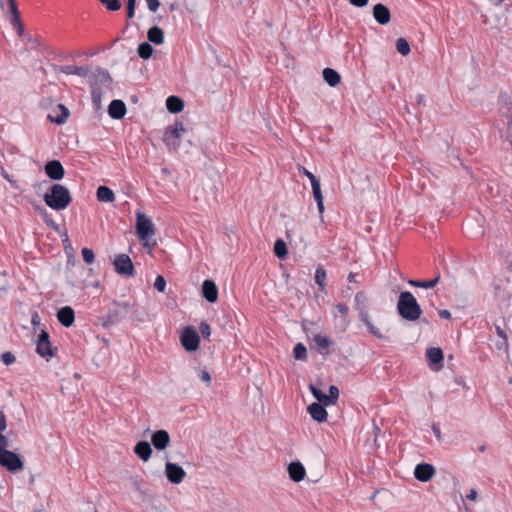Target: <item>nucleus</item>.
<instances>
[{
	"label": "nucleus",
	"instance_id": "nucleus-1",
	"mask_svg": "<svg viewBox=\"0 0 512 512\" xmlns=\"http://www.w3.org/2000/svg\"><path fill=\"white\" fill-rule=\"evenodd\" d=\"M309 390L318 402H314L308 406V412L313 420L323 423L327 420L328 413L324 406H333L339 398L338 387L331 385L329 387V395H326L321 389L310 384Z\"/></svg>",
	"mask_w": 512,
	"mask_h": 512
},
{
	"label": "nucleus",
	"instance_id": "nucleus-2",
	"mask_svg": "<svg viewBox=\"0 0 512 512\" xmlns=\"http://www.w3.org/2000/svg\"><path fill=\"white\" fill-rule=\"evenodd\" d=\"M397 310L399 315L407 321H416L421 316L422 310L414 295L409 291L400 293Z\"/></svg>",
	"mask_w": 512,
	"mask_h": 512
},
{
	"label": "nucleus",
	"instance_id": "nucleus-3",
	"mask_svg": "<svg viewBox=\"0 0 512 512\" xmlns=\"http://www.w3.org/2000/svg\"><path fill=\"white\" fill-rule=\"evenodd\" d=\"M72 201L69 190L61 184H53L50 191L44 195V202L53 210L66 209Z\"/></svg>",
	"mask_w": 512,
	"mask_h": 512
},
{
	"label": "nucleus",
	"instance_id": "nucleus-4",
	"mask_svg": "<svg viewBox=\"0 0 512 512\" xmlns=\"http://www.w3.org/2000/svg\"><path fill=\"white\" fill-rule=\"evenodd\" d=\"M136 234L143 243V246L147 247L150 251L156 245L154 240H150L155 235V225L152 220L141 211L136 213Z\"/></svg>",
	"mask_w": 512,
	"mask_h": 512
},
{
	"label": "nucleus",
	"instance_id": "nucleus-5",
	"mask_svg": "<svg viewBox=\"0 0 512 512\" xmlns=\"http://www.w3.org/2000/svg\"><path fill=\"white\" fill-rule=\"evenodd\" d=\"M8 441L0 445V466L6 468L10 472L21 471L24 463L20 456L10 450L6 449Z\"/></svg>",
	"mask_w": 512,
	"mask_h": 512
},
{
	"label": "nucleus",
	"instance_id": "nucleus-6",
	"mask_svg": "<svg viewBox=\"0 0 512 512\" xmlns=\"http://www.w3.org/2000/svg\"><path fill=\"white\" fill-rule=\"evenodd\" d=\"M184 132L185 127L183 123L176 122L165 129L163 141L170 150L176 151L180 146V139Z\"/></svg>",
	"mask_w": 512,
	"mask_h": 512
},
{
	"label": "nucleus",
	"instance_id": "nucleus-7",
	"mask_svg": "<svg viewBox=\"0 0 512 512\" xmlns=\"http://www.w3.org/2000/svg\"><path fill=\"white\" fill-rule=\"evenodd\" d=\"M115 271L122 276L131 277L135 273L134 265L127 254H119L113 261Z\"/></svg>",
	"mask_w": 512,
	"mask_h": 512
},
{
	"label": "nucleus",
	"instance_id": "nucleus-8",
	"mask_svg": "<svg viewBox=\"0 0 512 512\" xmlns=\"http://www.w3.org/2000/svg\"><path fill=\"white\" fill-rule=\"evenodd\" d=\"M200 338L196 330L192 327H186L181 335V344L185 350L192 352L198 349Z\"/></svg>",
	"mask_w": 512,
	"mask_h": 512
},
{
	"label": "nucleus",
	"instance_id": "nucleus-9",
	"mask_svg": "<svg viewBox=\"0 0 512 512\" xmlns=\"http://www.w3.org/2000/svg\"><path fill=\"white\" fill-rule=\"evenodd\" d=\"M165 476L172 484H180L186 477L185 470L178 464L167 461L165 463Z\"/></svg>",
	"mask_w": 512,
	"mask_h": 512
},
{
	"label": "nucleus",
	"instance_id": "nucleus-10",
	"mask_svg": "<svg viewBox=\"0 0 512 512\" xmlns=\"http://www.w3.org/2000/svg\"><path fill=\"white\" fill-rule=\"evenodd\" d=\"M36 352L47 360L54 356V351L49 340V334L45 330H41L38 336V340L36 342Z\"/></svg>",
	"mask_w": 512,
	"mask_h": 512
},
{
	"label": "nucleus",
	"instance_id": "nucleus-11",
	"mask_svg": "<svg viewBox=\"0 0 512 512\" xmlns=\"http://www.w3.org/2000/svg\"><path fill=\"white\" fill-rule=\"evenodd\" d=\"M9 3V15H7L8 20L10 21L13 28L17 31L19 35H22L24 32V26L20 19V14L17 8V4L15 0H8Z\"/></svg>",
	"mask_w": 512,
	"mask_h": 512
},
{
	"label": "nucleus",
	"instance_id": "nucleus-12",
	"mask_svg": "<svg viewBox=\"0 0 512 512\" xmlns=\"http://www.w3.org/2000/svg\"><path fill=\"white\" fill-rule=\"evenodd\" d=\"M435 474V468L428 463H421L416 465L414 470V477L421 482L429 481Z\"/></svg>",
	"mask_w": 512,
	"mask_h": 512
},
{
	"label": "nucleus",
	"instance_id": "nucleus-13",
	"mask_svg": "<svg viewBox=\"0 0 512 512\" xmlns=\"http://www.w3.org/2000/svg\"><path fill=\"white\" fill-rule=\"evenodd\" d=\"M45 173L52 180H61L65 171L60 161L52 160L46 163Z\"/></svg>",
	"mask_w": 512,
	"mask_h": 512
},
{
	"label": "nucleus",
	"instance_id": "nucleus-14",
	"mask_svg": "<svg viewBox=\"0 0 512 512\" xmlns=\"http://www.w3.org/2000/svg\"><path fill=\"white\" fill-rule=\"evenodd\" d=\"M151 443L157 450H164L170 443V435L166 430H157L151 436Z\"/></svg>",
	"mask_w": 512,
	"mask_h": 512
},
{
	"label": "nucleus",
	"instance_id": "nucleus-15",
	"mask_svg": "<svg viewBox=\"0 0 512 512\" xmlns=\"http://www.w3.org/2000/svg\"><path fill=\"white\" fill-rule=\"evenodd\" d=\"M373 17L380 25H386L391 20V13L388 7L378 3L373 7Z\"/></svg>",
	"mask_w": 512,
	"mask_h": 512
},
{
	"label": "nucleus",
	"instance_id": "nucleus-16",
	"mask_svg": "<svg viewBox=\"0 0 512 512\" xmlns=\"http://www.w3.org/2000/svg\"><path fill=\"white\" fill-rule=\"evenodd\" d=\"M57 319L64 327H71L75 321L74 310L70 306H64L57 312Z\"/></svg>",
	"mask_w": 512,
	"mask_h": 512
},
{
	"label": "nucleus",
	"instance_id": "nucleus-17",
	"mask_svg": "<svg viewBox=\"0 0 512 512\" xmlns=\"http://www.w3.org/2000/svg\"><path fill=\"white\" fill-rule=\"evenodd\" d=\"M52 112L54 114L50 113L48 115V119L51 122L59 124V125L64 124L69 117V110L63 104L57 105L56 108Z\"/></svg>",
	"mask_w": 512,
	"mask_h": 512
},
{
	"label": "nucleus",
	"instance_id": "nucleus-18",
	"mask_svg": "<svg viewBox=\"0 0 512 512\" xmlns=\"http://www.w3.org/2000/svg\"><path fill=\"white\" fill-rule=\"evenodd\" d=\"M203 297L210 303H214L218 299V288L214 281L205 280L202 284Z\"/></svg>",
	"mask_w": 512,
	"mask_h": 512
},
{
	"label": "nucleus",
	"instance_id": "nucleus-19",
	"mask_svg": "<svg viewBox=\"0 0 512 512\" xmlns=\"http://www.w3.org/2000/svg\"><path fill=\"white\" fill-rule=\"evenodd\" d=\"M108 114L113 119H122L126 114V106L122 100H113L109 104Z\"/></svg>",
	"mask_w": 512,
	"mask_h": 512
},
{
	"label": "nucleus",
	"instance_id": "nucleus-20",
	"mask_svg": "<svg viewBox=\"0 0 512 512\" xmlns=\"http://www.w3.org/2000/svg\"><path fill=\"white\" fill-rule=\"evenodd\" d=\"M288 473L291 480L294 482H300L304 479L306 471L300 462H292L288 466Z\"/></svg>",
	"mask_w": 512,
	"mask_h": 512
},
{
	"label": "nucleus",
	"instance_id": "nucleus-21",
	"mask_svg": "<svg viewBox=\"0 0 512 512\" xmlns=\"http://www.w3.org/2000/svg\"><path fill=\"white\" fill-rule=\"evenodd\" d=\"M134 453L144 462H147L152 455V448L147 441H139L134 446Z\"/></svg>",
	"mask_w": 512,
	"mask_h": 512
},
{
	"label": "nucleus",
	"instance_id": "nucleus-22",
	"mask_svg": "<svg viewBox=\"0 0 512 512\" xmlns=\"http://www.w3.org/2000/svg\"><path fill=\"white\" fill-rule=\"evenodd\" d=\"M310 183H311V187H312L313 197L317 203L318 211H319L320 215L322 216L325 208H324L323 195H322V191H321L320 181L318 179H315V180L311 181Z\"/></svg>",
	"mask_w": 512,
	"mask_h": 512
},
{
	"label": "nucleus",
	"instance_id": "nucleus-23",
	"mask_svg": "<svg viewBox=\"0 0 512 512\" xmlns=\"http://www.w3.org/2000/svg\"><path fill=\"white\" fill-rule=\"evenodd\" d=\"M427 359L430 362L431 368L433 370H438L439 367H432V365L440 364L443 360V352L440 348L432 347L427 349L426 351Z\"/></svg>",
	"mask_w": 512,
	"mask_h": 512
},
{
	"label": "nucleus",
	"instance_id": "nucleus-24",
	"mask_svg": "<svg viewBox=\"0 0 512 512\" xmlns=\"http://www.w3.org/2000/svg\"><path fill=\"white\" fill-rule=\"evenodd\" d=\"M166 108L170 113L176 114L183 110L184 102L177 96H169L166 99Z\"/></svg>",
	"mask_w": 512,
	"mask_h": 512
},
{
	"label": "nucleus",
	"instance_id": "nucleus-25",
	"mask_svg": "<svg viewBox=\"0 0 512 512\" xmlns=\"http://www.w3.org/2000/svg\"><path fill=\"white\" fill-rule=\"evenodd\" d=\"M147 38L150 42L160 45L164 42V32L158 26L151 27L147 32Z\"/></svg>",
	"mask_w": 512,
	"mask_h": 512
},
{
	"label": "nucleus",
	"instance_id": "nucleus-26",
	"mask_svg": "<svg viewBox=\"0 0 512 512\" xmlns=\"http://www.w3.org/2000/svg\"><path fill=\"white\" fill-rule=\"evenodd\" d=\"M323 78L331 87L337 86L341 80L340 74L332 68H325L323 70Z\"/></svg>",
	"mask_w": 512,
	"mask_h": 512
},
{
	"label": "nucleus",
	"instance_id": "nucleus-27",
	"mask_svg": "<svg viewBox=\"0 0 512 512\" xmlns=\"http://www.w3.org/2000/svg\"><path fill=\"white\" fill-rule=\"evenodd\" d=\"M96 194L100 202L111 203L115 200L114 192L107 186L98 187Z\"/></svg>",
	"mask_w": 512,
	"mask_h": 512
},
{
	"label": "nucleus",
	"instance_id": "nucleus-28",
	"mask_svg": "<svg viewBox=\"0 0 512 512\" xmlns=\"http://www.w3.org/2000/svg\"><path fill=\"white\" fill-rule=\"evenodd\" d=\"M61 72L66 75H78L85 77L89 73V69L85 66L68 65L61 67Z\"/></svg>",
	"mask_w": 512,
	"mask_h": 512
},
{
	"label": "nucleus",
	"instance_id": "nucleus-29",
	"mask_svg": "<svg viewBox=\"0 0 512 512\" xmlns=\"http://www.w3.org/2000/svg\"><path fill=\"white\" fill-rule=\"evenodd\" d=\"M128 481H129L130 487L134 491H137L141 494H146L145 481L141 476H139L137 474L131 475V476H129Z\"/></svg>",
	"mask_w": 512,
	"mask_h": 512
},
{
	"label": "nucleus",
	"instance_id": "nucleus-30",
	"mask_svg": "<svg viewBox=\"0 0 512 512\" xmlns=\"http://www.w3.org/2000/svg\"><path fill=\"white\" fill-rule=\"evenodd\" d=\"M360 320L366 325L367 330L370 334L374 335L375 337L382 339L383 335L380 332L379 328H377L370 320L368 313H362L360 315Z\"/></svg>",
	"mask_w": 512,
	"mask_h": 512
},
{
	"label": "nucleus",
	"instance_id": "nucleus-31",
	"mask_svg": "<svg viewBox=\"0 0 512 512\" xmlns=\"http://www.w3.org/2000/svg\"><path fill=\"white\" fill-rule=\"evenodd\" d=\"M439 280H440V276L437 275L434 279H431V280H424V281L409 280L408 283L414 287H421V288L429 289V288L435 287L438 284Z\"/></svg>",
	"mask_w": 512,
	"mask_h": 512
},
{
	"label": "nucleus",
	"instance_id": "nucleus-32",
	"mask_svg": "<svg viewBox=\"0 0 512 512\" xmlns=\"http://www.w3.org/2000/svg\"><path fill=\"white\" fill-rule=\"evenodd\" d=\"M366 306H367V297L365 296L364 293L358 292L355 295V309L359 311V316L362 313H367Z\"/></svg>",
	"mask_w": 512,
	"mask_h": 512
},
{
	"label": "nucleus",
	"instance_id": "nucleus-33",
	"mask_svg": "<svg viewBox=\"0 0 512 512\" xmlns=\"http://www.w3.org/2000/svg\"><path fill=\"white\" fill-rule=\"evenodd\" d=\"M274 253L275 255L280 258V259H283L287 256V247H286V243L282 240V239H277L274 243Z\"/></svg>",
	"mask_w": 512,
	"mask_h": 512
},
{
	"label": "nucleus",
	"instance_id": "nucleus-34",
	"mask_svg": "<svg viewBox=\"0 0 512 512\" xmlns=\"http://www.w3.org/2000/svg\"><path fill=\"white\" fill-rule=\"evenodd\" d=\"M315 344L318 346V348L324 350V349H328L329 346L332 344L331 340L325 336V335H322V334H316L314 335V338H313Z\"/></svg>",
	"mask_w": 512,
	"mask_h": 512
},
{
	"label": "nucleus",
	"instance_id": "nucleus-35",
	"mask_svg": "<svg viewBox=\"0 0 512 512\" xmlns=\"http://www.w3.org/2000/svg\"><path fill=\"white\" fill-rule=\"evenodd\" d=\"M326 271L322 266L317 267L315 271V282L319 285L321 289L325 288L326 285Z\"/></svg>",
	"mask_w": 512,
	"mask_h": 512
},
{
	"label": "nucleus",
	"instance_id": "nucleus-36",
	"mask_svg": "<svg viewBox=\"0 0 512 512\" xmlns=\"http://www.w3.org/2000/svg\"><path fill=\"white\" fill-rule=\"evenodd\" d=\"M396 49L403 56H407L410 53V51H411L410 45H409L408 41L405 38H398L397 39V41H396Z\"/></svg>",
	"mask_w": 512,
	"mask_h": 512
},
{
	"label": "nucleus",
	"instance_id": "nucleus-37",
	"mask_svg": "<svg viewBox=\"0 0 512 512\" xmlns=\"http://www.w3.org/2000/svg\"><path fill=\"white\" fill-rule=\"evenodd\" d=\"M153 53V48L149 43L143 42L138 46V55L142 59H148Z\"/></svg>",
	"mask_w": 512,
	"mask_h": 512
},
{
	"label": "nucleus",
	"instance_id": "nucleus-38",
	"mask_svg": "<svg viewBox=\"0 0 512 512\" xmlns=\"http://www.w3.org/2000/svg\"><path fill=\"white\" fill-rule=\"evenodd\" d=\"M293 354L297 360H305L307 357L306 347L302 343H297L293 349Z\"/></svg>",
	"mask_w": 512,
	"mask_h": 512
},
{
	"label": "nucleus",
	"instance_id": "nucleus-39",
	"mask_svg": "<svg viewBox=\"0 0 512 512\" xmlns=\"http://www.w3.org/2000/svg\"><path fill=\"white\" fill-rule=\"evenodd\" d=\"M7 428L6 416L3 411L0 410V445L7 442V437L3 435V432Z\"/></svg>",
	"mask_w": 512,
	"mask_h": 512
},
{
	"label": "nucleus",
	"instance_id": "nucleus-40",
	"mask_svg": "<svg viewBox=\"0 0 512 512\" xmlns=\"http://www.w3.org/2000/svg\"><path fill=\"white\" fill-rule=\"evenodd\" d=\"M336 308H337L338 312L342 315L343 322H344L345 326H348L350 323V321L348 319V312H349L348 305L344 304V303H339L336 305Z\"/></svg>",
	"mask_w": 512,
	"mask_h": 512
},
{
	"label": "nucleus",
	"instance_id": "nucleus-41",
	"mask_svg": "<svg viewBox=\"0 0 512 512\" xmlns=\"http://www.w3.org/2000/svg\"><path fill=\"white\" fill-rule=\"evenodd\" d=\"M81 254L85 263L92 264L94 262L95 254L92 249L85 247L82 249Z\"/></svg>",
	"mask_w": 512,
	"mask_h": 512
},
{
	"label": "nucleus",
	"instance_id": "nucleus-42",
	"mask_svg": "<svg viewBox=\"0 0 512 512\" xmlns=\"http://www.w3.org/2000/svg\"><path fill=\"white\" fill-rule=\"evenodd\" d=\"M100 2L109 10V11H118L121 8V4L118 0H100Z\"/></svg>",
	"mask_w": 512,
	"mask_h": 512
},
{
	"label": "nucleus",
	"instance_id": "nucleus-43",
	"mask_svg": "<svg viewBox=\"0 0 512 512\" xmlns=\"http://www.w3.org/2000/svg\"><path fill=\"white\" fill-rule=\"evenodd\" d=\"M154 287L159 292H164L166 289V280L163 276L158 275L154 282Z\"/></svg>",
	"mask_w": 512,
	"mask_h": 512
},
{
	"label": "nucleus",
	"instance_id": "nucleus-44",
	"mask_svg": "<svg viewBox=\"0 0 512 512\" xmlns=\"http://www.w3.org/2000/svg\"><path fill=\"white\" fill-rule=\"evenodd\" d=\"M1 360L3 361V363L5 365H12L13 363H15L16 361V358H15V355L11 352H5L1 355Z\"/></svg>",
	"mask_w": 512,
	"mask_h": 512
},
{
	"label": "nucleus",
	"instance_id": "nucleus-45",
	"mask_svg": "<svg viewBox=\"0 0 512 512\" xmlns=\"http://www.w3.org/2000/svg\"><path fill=\"white\" fill-rule=\"evenodd\" d=\"M197 374L201 381L205 382L207 386H210L211 376L207 370H198Z\"/></svg>",
	"mask_w": 512,
	"mask_h": 512
},
{
	"label": "nucleus",
	"instance_id": "nucleus-46",
	"mask_svg": "<svg viewBox=\"0 0 512 512\" xmlns=\"http://www.w3.org/2000/svg\"><path fill=\"white\" fill-rule=\"evenodd\" d=\"M136 0H127V17L129 19L134 17Z\"/></svg>",
	"mask_w": 512,
	"mask_h": 512
},
{
	"label": "nucleus",
	"instance_id": "nucleus-47",
	"mask_svg": "<svg viewBox=\"0 0 512 512\" xmlns=\"http://www.w3.org/2000/svg\"><path fill=\"white\" fill-rule=\"evenodd\" d=\"M147 3V7L151 12H156L160 7L159 0H145Z\"/></svg>",
	"mask_w": 512,
	"mask_h": 512
},
{
	"label": "nucleus",
	"instance_id": "nucleus-48",
	"mask_svg": "<svg viewBox=\"0 0 512 512\" xmlns=\"http://www.w3.org/2000/svg\"><path fill=\"white\" fill-rule=\"evenodd\" d=\"M200 332L204 337H209L211 335V328L208 323L202 322L200 324Z\"/></svg>",
	"mask_w": 512,
	"mask_h": 512
},
{
	"label": "nucleus",
	"instance_id": "nucleus-49",
	"mask_svg": "<svg viewBox=\"0 0 512 512\" xmlns=\"http://www.w3.org/2000/svg\"><path fill=\"white\" fill-rule=\"evenodd\" d=\"M1 175L5 180H7L9 183H11L14 187H16V188L18 187L17 182L5 170H2Z\"/></svg>",
	"mask_w": 512,
	"mask_h": 512
},
{
	"label": "nucleus",
	"instance_id": "nucleus-50",
	"mask_svg": "<svg viewBox=\"0 0 512 512\" xmlns=\"http://www.w3.org/2000/svg\"><path fill=\"white\" fill-rule=\"evenodd\" d=\"M300 171L309 179L310 182L317 179L316 176L305 167H302Z\"/></svg>",
	"mask_w": 512,
	"mask_h": 512
},
{
	"label": "nucleus",
	"instance_id": "nucleus-51",
	"mask_svg": "<svg viewBox=\"0 0 512 512\" xmlns=\"http://www.w3.org/2000/svg\"><path fill=\"white\" fill-rule=\"evenodd\" d=\"M350 3L356 7H364L367 5L368 0H349Z\"/></svg>",
	"mask_w": 512,
	"mask_h": 512
},
{
	"label": "nucleus",
	"instance_id": "nucleus-52",
	"mask_svg": "<svg viewBox=\"0 0 512 512\" xmlns=\"http://www.w3.org/2000/svg\"><path fill=\"white\" fill-rule=\"evenodd\" d=\"M469 500L475 501L477 498V491L475 489H471L469 494L467 495Z\"/></svg>",
	"mask_w": 512,
	"mask_h": 512
},
{
	"label": "nucleus",
	"instance_id": "nucleus-53",
	"mask_svg": "<svg viewBox=\"0 0 512 512\" xmlns=\"http://www.w3.org/2000/svg\"><path fill=\"white\" fill-rule=\"evenodd\" d=\"M439 315H440L441 318H444V319H450L451 318V313L448 310H441L439 312Z\"/></svg>",
	"mask_w": 512,
	"mask_h": 512
},
{
	"label": "nucleus",
	"instance_id": "nucleus-54",
	"mask_svg": "<svg viewBox=\"0 0 512 512\" xmlns=\"http://www.w3.org/2000/svg\"><path fill=\"white\" fill-rule=\"evenodd\" d=\"M32 324L35 326V325H38L40 323V317L37 313H35L33 316H32V320H31Z\"/></svg>",
	"mask_w": 512,
	"mask_h": 512
},
{
	"label": "nucleus",
	"instance_id": "nucleus-55",
	"mask_svg": "<svg viewBox=\"0 0 512 512\" xmlns=\"http://www.w3.org/2000/svg\"><path fill=\"white\" fill-rule=\"evenodd\" d=\"M496 332H497L498 336H500L501 338L506 340L507 336H506L505 332L499 326L496 327Z\"/></svg>",
	"mask_w": 512,
	"mask_h": 512
},
{
	"label": "nucleus",
	"instance_id": "nucleus-56",
	"mask_svg": "<svg viewBox=\"0 0 512 512\" xmlns=\"http://www.w3.org/2000/svg\"><path fill=\"white\" fill-rule=\"evenodd\" d=\"M44 216H45L44 220H45L46 224H48V225H50V226H52V227H54V228H56V227H57V224H55V222H54V221H52V220H48V219L46 218V216H47V214H46V213H45V215H44Z\"/></svg>",
	"mask_w": 512,
	"mask_h": 512
},
{
	"label": "nucleus",
	"instance_id": "nucleus-57",
	"mask_svg": "<svg viewBox=\"0 0 512 512\" xmlns=\"http://www.w3.org/2000/svg\"><path fill=\"white\" fill-rule=\"evenodd\" d=\"M9 6L8 0H0V8L2 11H5V5Z\"/></svg>",
	"mask_w": 512,
	"mask_h": 512
},
{
	"label": "nucleus",
	"instance_id": "nucleus-58",
	"mask_svg": "<svg viewBox=\"0 0 512 512\" xmlns=\"http://www.w3.org/2000/svg\"><path fill=\"white\" fill-rule=\"evenodd\" d=\"M354 278H355V274L354 273H350L349 276H348V280L350 282H353L354 281Z\"/></svg>",
	"mask_w": 512,
	"mask_h": 512
},
{
	"label": "nucleus",
	"instance_id": "nucleus-59",
	"mask_svg": "<svg viewBox=\"0 0 512 512\" xmlns=\"http://www.w3.org/2000/svg\"><path fill=\"white\" fill-rule=\"evenodd\" d=\"M433 430H434L435 435L437 437H439L440 436V430L438 428H435V427L433 428Z\"/></svg>",
	"mask_w": 512,
	"mask_h": 512
},
{
	"label": "nucleus",
	"instance_id": "nucleus-60",
	"mask_svg": "<svg viewBox=\"0 0 512 512\" xmlns=\"http://www.w3.org/2000/svg\"><path fill=\"white\" fill-rule=\"evenodd\" d=\"M497 4H501L504 0H496Z\"/></svg>",
	"mask_w": 512,
	"mask_h": 512
}]
</instances>
